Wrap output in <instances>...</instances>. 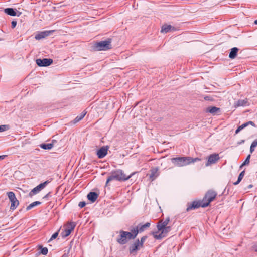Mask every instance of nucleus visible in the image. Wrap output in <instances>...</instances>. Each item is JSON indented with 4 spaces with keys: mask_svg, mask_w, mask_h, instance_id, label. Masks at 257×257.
<instances>
[{
    "mask_svg": "<svg viewBox=\"0 0 257 257\" xmlns=\"http://www.w3.org/2000/svg\"><path fill=\"white\" fill-rule=\"evenodd\" d=\"M149 178L152 180H154L159 175L158 168H153L150 170Z\"/></svg>",
    "mask_w": 257,
    "mask_h": 257,
    "instance_id": "nucleus-16",
    "label": "nucleus"
},
{
    "mask_svg": "<svg viewBox=\"0 0 257 257\" xmlns=\"http://www.w3.org/2000/svg\"><path fill=\"white\" fill-rule=\"evenodd\" d=\"M250 157H251L250 155L249 154L247 156V157H246L245 160L244 161V162L241 164V165L240 166V168H242L243 166H245L246 165H248L249 163Z\"/></svg>",
    "mask_w": 257,
    "mask_h": 257,
    "instance_id": "nucleus-30",
    "label": "nucleus"
},
{
    "mask_svg": "<svg viewBox=\"0 0 257 257\" xmlns=\"http://www.w3.org/2000/svg\"><path fill=\"white\" fill-rule=\"evenodd\" d=\"M248 105V101L246 100H239L235 104L236 106H245Z\"/></svg>",
    "mask_w": 257,
    "mask_h": 257,
    "instance_id": "nucleus-25",
    "label": "nucleus"
},
{
    "mask_svg": "<svg viewBox=\"0 0 257 257\" xmlns=\"http://www.w3.org/2000/svg\"><path fill=\"white\" fill-rule=\"evenodd\" d=\"M170 221L169 217H167L165 220H161L159 221L157 224V228L158 230H161L164 227L167 226L169 222Z\"/></svg>",
    "mask_w": 257,
    "mask_h": 257,
    "instance_id": "nucleus-15",
    "label": "nucleus"
},
{
    "mask_svg": "<svg viewBox=\"0 0 257 257\" xmlns=\"http://www.w3.org/2000/svg\"><path fill=\"white\" fill-rule=\"evenodd\" d=\"M50 195V193H48V194H47L43 198H47L48 197V196H49Z\"/></svg>",
    "mask_w": 257,
    "mask_h": 257,
    "instance_id": "nucleus-45",
    "label": "nucleus"
},
{
    "mask_svg": "<svg viewBox=\"0 0 257 257\" xmlns=\"http://www.w3.org/2000/svg\"><path fill=\"white\" fill-rule=\"evenodd\" d=\"M41 253L43 255H46L47 254V253H48V249H47V248H46V247H44V248L41 247Z\"/></svg>",
    "mask_w": 257,
    "mask_h": 257,
    "instance_id": "nucleus-33",
    "label": "nucleus"
},
{
    "mask_svg": "<svg viewBox=\"0 0 257 257\" xmlns=\"http://www.w3.org/2000/svg\"><path fill=\"white\" fill-rule=\"evenodd\" d=\"M242 126V127H243V128H245V127L247 126L248 125V124L247 123V122H246V123H244L243 124H242V125H241Z\"/></svg>",
    "mask_w": 257,
    "mask_h": 257,
    "instance_id": "nucleus-41",
    "label": "nucleus"
},
{
    "mask_svg": "<svg viewBox=\"0 0 257 257\" xmlns=\"http://www.w3.org/2000/svg\"><path fill=\"white\" fill-rule=\"evenodd\" d=\"M108 146H103L97 151V155L100 159L104 158L107 154Z\"/></svg>",
    "mask_w": 257,
    "mask_h": 257,
    "instance_id": "nucleus-12",
    "label": "nucleus"
},
{
    "mask_svg": "<svg viewBox=\"0 0 257 257\" xmlns=\"http://www.w3.org/2000/svg\"><path fill=\"white\" fill-rule=\"evenodd\" d=\"M244 174H245V171H242L239 175V176L238 177V179L237 180L236 182H234L233 183V184L234 185H237V184H238L240 181L242 180L243 177H244Z\"/></svg>",
    "mask_w": 257,
    "mask_h": 257,
    "instance_id": "nucleus-28",
    "label": "nucleus"
},
{
    "mask_svg": "<svg viewBox=\"0 0 257 257\" xmlns=\"http://www.w3.org/2000/svg\"><path fill=\"white\" fill-rule=\"evenodd\" d=\"M6 155L0 156V160L4 159L6 157Z\"/></svg>",
    "mask_w": 257,
    "mask_h": 257,
    "instance_id": "nucleus-44",
    "label": "nucleus"
},
{
    "mask_svg": "<svg viewBox=\"0 0 257 257\" xmlns=\"http://www.w3.org/2000/svg\"><path fill=\"white\" fill-rule=\"evenodd\" d=\"M219 159V157L218 154H213L210 155L208 157L207 162L206 164V166H208L211 164L215 163Z\"/></svg>",
    "mask_w": 257,
    "mask_h": 257,
    "instance_id": "nucleus-13",
    "label": "nucleus"
},
{
    "mask_svg": "<svg viewBox=\"0 0 257 257\" xmlns=\"http://www.w3.org/2000/svg\"><path fill=\"white\" fill-rule=\"evenodd\" d=\"M36 62L37 65L40 67H46L53 63V60L50 58L37 59Z\"/></svg>",
    "mask_w": 257,
    "mask_h": 257,
    "instance_id": "nucleus-8",
    "label": "nucleus"
},
{
    "mask_svg": "<svg viewBox=\"0 0 257 257\" xmlns=\"http://www.w3.org/2000/svg\"><path fill=\"white\" fill-rule=\"evenodd\" d=\"M50 33H51L50 31L42 32L36 35L35 36V38L36 40H40L42 38H44L46 36H48L50 34Z\"/></svg>",
    "mask_w": 257,
    "mask_h": 257,
    "instance_id": "nucleus-18",
    "label": "nucleus"
},
{
    "mask_svg": "<svg viewBox=\"0 0 257 257\" xmlns=\"http://www.w3.org/2000/svg\"><path fill=\"white\" fill-rule=\"evenodd\" d=\"M239 49L237 47H233L231 49L229 54V57L231 59H234L237 55Z\"/></svg>",
    "mask_w": 257,
    "mask_h": 257,
    "instance_id": "nucleus-22",
    "label": "nucleus"
},
{
    "mask_svg": "<svg viewBox=\"0 0 257 257\" xmlns=\"http://www.w3.org/2000/svg\"><path fill=\"white\" fill-rule=\"evenodd\" d=\"M254 148H252V147L251 146H250V152L251 153H252L254 151Z\"/></svg>",
    "mask_w": 257,
    "mask_h": 257,
    "instance_id": "nucleus-43",
    "label": "nucleus"
},
{
    "mask_svg": "<svg viewBox=\"0 0 257 257\" xmlns=\"http://www.w3.org/2000/svg\"><path fill=\"white\" fill-rule=\"evenodd\" d=\"M111 39H107L94 44L93 49L95 51H107L111 49Z\"/></svg>",
    "mask_w": 257,
    "mask_h": 257,
    "instance_id": "nucleus-4",
    "label": "nucleus"
},
{
    "mask_svg": "<svg viewBox=\"0 0 257 257\" xmlns=\"http://www.w3.org/2000/svg\"><path fill=\"white\" fill-rule=\"evenodd\" d=\"M254 23L257 25V20L254 21Z\"/></svg>",
    "mask_w": 257,
    "mask_h": 257,
    "instance_id": "nucleus-47",
    "label": "nucleus"
},
{
    "mask_svg": "<svg viewBox=\"0 0 257 257\" xmlns=\"http://www.w3.org/2000/svg\"><path fill=\"white\" fill-rule=\"evenodd\" d=\"M50 181L48 180H47L45 181L44 182L40 184L37 186L40 189V191H41L43 189H44L49 183Z\"/></svg>",
    "mask_w": 257,
    "mask_h": 257,
    "instance_id": "nucleus-29",
    "label": "nucleus"
},
{
    "mask_svg": "<svg viewBox=\"0 0 257 257\" xmlns=\"http://www.w3.org/2000/svg\"><path fill=\"white\" fill-rule=\"evenodd\" d=\"M17 25V21H13L11 23L12 28H14Z\"/></svg>",
    "mask_w": 257,
    "mask_h": 257,
    "instance_id": "nucleus-39",
    "label": "nucleus"
},
{
    "mask_svg": "<svg viewBox=\"0 0 257 257\" xmlns=\"http://www.w3.org/2000/svg\"><path fill=\"white\" fill-rule=\"evenodd\" d=\"M113 172L116 175L117 181H126L134 174V173H132L129 175H126L121 169H117L114 170Z\"/></svg>",
    "mask_w": 257,
    "mask_h": 257,
    "instance_id": "nucleus-6",
    "label": "nucleus"
},
{
    "mask_svg": "<svg viewBox=\"0 0 257 257\" xmlns=\"http://www.w3.org/2000/svg\"><path fill=\"white\" fill-rule=\"evenodd\" d=\"M171 30L174 31L175 30L174 27H172L170 25H163L162 27L161 32L162 33H167L171 31Z\"/></svg>",
    "mask_w": 257,
    "mask_h": 257,
    "instance_id": "nucleus-19",
    "label": "nucleus"
},
{
    "mask_svg": "<svg viewBox=\"0 0 257 257\" xmlns=\"http://www.w3.org/2000/svg\"><path fill=\"white\" fill-rule=\"evenodd\" d=\"M58 232H56L55 233H54L51 236V238L50 239V240H49V242L51 241V240L56 238V237L58 236Z\"/></svg>",
    "mask_w": 257,
    "mask_h": 257,
    "instance_id": "nucleus-34",
    "label": "nucleus"
},
{
    "mask_svg": "<svg viewBox=\"0 0 257 257\" xmlns=\"http://www.w3.org/2000/svg\"><path fill=\"white\" fill-rule=\"evenodd\" d=\"M137 235V231L135 232V234H134L133 232L124 231L120 230L119 231V235L117 238V241L120 244H126L128 240L135 239Z\"/></svg>",
    "mask_w": 257,
    "mask_h": 257,
    "instance_id": "nucleus-3",
    "label": "nucleus"
},
{
    "mask_svg": "<svg viewBox=\"0 0 257 257\" xmlns=\"http://www.w3.org/2000/svg\"><path fill=\"white\" fill-rule=\"evenodd\" d=\"M41 204V202L40 201H35V202L32 203L31 204H30L29 206H28L26 208V210L27 211L31 209L32 208H33V207H34L37 205H40Z\"/></svg>",
    "mask_w": 257,
    "mask_h": 257,
    "instance_id": "nucleus-27",
    "label": "nucleus"
},
{
    "mask_svg": "<svg viewBox=\"0 0 257 257\" xmlns=\"http://www.w3.org/2000/svg\"><path fill=\"white\" fill-rule=\"evenodd\" d=\"M56 141L55 140H53L52 143H49V144H42L40 145V147L45 150H50L52 149L53 147V143L54 142H56Z\"/></svg>",
    "mask_w": 257,
    "mask_h": 257,
    "instance_id": "nucleus-21",
    "label": "nucleus"
},
{
    "mask_svg": "<svg viewBox=\"0 0 257 257\" xmlns=\"http://www.w3.org/2000/svg\"><path fill=\"white\" fill-rule=\"evenodd\" d=\"M70 252V248L67 250H65L64 254L62 255V257H68L69 254Z\"/></svg>",
    "mask_w": 257,
    "mask_h": 257,
    "instance_id": "nucleus-35",
    "label": "nucleus"
},
{
    "mask_svg": "<svg viewBox=\"0 0 257 257\" xmlns=\"http://www.w3.org/2000/svg\"><path fill=\"white\" fill-rule=\"evenodd\" d=\"M247 123L248 124V125H249V124H251V125H252V126H255V124H254V122H252V121H248V122H247Z\"/></svg>",
    "mask_w": 257,
    "mask_h": 257,
    "instance_id": "nucleus-42",
    "label": "nucleus"
},
{
    "mask_svg": "<svg viewBox=\"0 0 257 257\" xmlns=\"http://www.w3.org/2000/svg\"><path fill=\"white\" fill-rule=\"evenodd\" d=\"M252 186H252V185H249L248 186V188H252Z\"/></svg>",
    "mask_w": 257,
    "mask_h": 257,
    "instance_id": "nucleus-46",
    "label": "nucleus"
},
{
    "mask_svg": "<svg viewBox=\"0 0 257 257\" xmlns=\"http://www.w3.org/2000/svg\"><path fill=\"white\" fill-rule=\"evenodd\" d=\"M98 195L94 192H90L87 195V198L92 202H94L97 199Z\"/></svg>",
    "mask_w": 257,
    "mask_h": 257,
    "instance_id": "nucleus-17",
    "label": "nucleus"
},
{
    "mask_svg": "<svg viewBox=\"0 0 257 257\" xmlns=\"http://www.w3.org/2000/svg\"><path fill=\"white\" fill-rule=\"evenodd\" d=\"M197 160H200V159L198 158L193 159L189 157H177L171 159L172 163L178 167L186 166L191 163H194Z\"/></svg>",
    "mask_w": 257,
    "mask_h": 257,
    "instance_id": "nucleus-2",
    "label": "nucleus"
},
{
    "mask_svg": "<svg viewBox=\"0 0 257 257\" xmlns=\"http://www.w3.org/2000/svg\"><path fill=\"white\" fill-rule=\"evenodd\" d=\"M8 197L11 202L10 209L15 210L19 204V202L13 192H7Z\"/></svg>",
    "mask_w": 257,
    "mask_h": 257,
    "instance_id": "nucleus-5",
    "label": "nucleus"
},
{
    "mask_svg": "<svg viewBox=\"0 0 257 257\" xmlns=\"http://www.w3.org/2000/svg\"><path fill=\"white\" fill-rule=\"evenodd\" d=\"M251 146L252 147V148H255L257 146V141H256V140H254L252 142Z\"/></svg>",
    "mask_w": 257,
    "mask_h": 257,
    "instance_id": "nucleus-38",
    "label": "nucleus"
},
{
    "mask_svg": "<svg viewBox=\"0 0 257 257\" xmlns=\"http://www.w3.org/2000/svg\"><path fill=\"white\" fill-rule=\"evenodd\" d=\"M113 180H116V175L114 174L113 171H112L110 172V175L107 178V179L106 182V185H107L108 183L109 182H110Z\"/></svg>",
    "mask_w": 257,
    "mask_h": 257,
    "instance_id": "nucleus-23",
    "label": "nucleus"
},
{
    "mask_svg": "<svg viewBox=\"0 0 257 257\" xmlns=\"http://www.w3.org/2000/svg\"><path fill=\"white\" fill-rule=\"evenodd\" d=\"M86 112L83 111L82 113H81L79 115H78L73 120L74 123H76L78 122L81 120L86 115Z\"/></svg>",
    "mask_w": 257,
    "mask_h": 257,
    "instance_id": "nucleus-24",
    "label": "nucleus"
},
{
    "mask_svg": "<svg viewBox=\"0 0 257 257\" xmlns=\"http://www.w3.org/2000/svg\"><path fill=\"white\" fill-rule=\"evenodd\" d=\"M40 189L38 188V187L37 186L36 187L34 188L29 193V195L30 197H32V196L36 195L39 193L40 192Z\"/></svg>",
    "mask_w": 257,
    "mask_h": 257,
    "instance_id": "nucleus-26",
    "label": "nucleus"
},
{
    "mask_svg": "<svg viewBox=\"0 0 257 257\" xmlns=\"http://www.w3.org/2000/svg\"><path fill=\"white\" fill-rule=\"evenodd\" d=\"M142 246L140 245L139 239H137L129 247V251L131 254H136V252Z\"/></svg>",
    "mask_w": 257,
    "mask_h": 257,
    "instance_id": "nucleus-9",
    "label": "nucleus"
},
{
    "mask_svg": "<svg viewBox=\"0 0 257 257\" xmlns=\"http://www.w3.org/2000/svg\"><path fill=\"white\" fill-rule=\"evenodd\" d=\"M9 128V126L7 125H0V132H4L7 130Z\"/></svg>",
    "mask_w": 257,
    "mask_h": 257,
    "instance_id": "nucleus-32",
    "label": "nucleus"
},
{
    "mask_svg": "<svg viewBox=\"0 0 257 257\" xmlns=\"http://www.w3.org/2000/svg\"><path fill=\"white\" fill-rule=\"evenodd\" d=\"M150 226V223L149 222H147L145 224L142 225H138L136 227L131 229V231L134 233V234H135V232L137 231L138 234L139 232H143L146 228L149 227Z\"/></svg>",
    "mask_w": 257,
    "mask_h": 257,
    "instance_id": "nucleus-11",
    "label": "nucleus"
},
{
    "mask_svg": "<svg viewBox=\"0 0 257 257\" xmlns=\"http://www.w3.org/2000/svg\"><path fill=\"white\" fill-rule=\"evenodd\" d=\"M244 142V140L241 141V142H242V143H243Z\"/></svg>",
    "mask_w": 257,
    "mask_h": 257,
    "instance_id": "nucleus-48",
    "label": "nucleus"
},
{
    "mask_svg": "<svg viewBox=\"0 0 257 257\" xmlns=\"http://www.w3.org/2000/svg\"><path fill=\"white\" fill-rule=\"evenodd\" d=\"M76 224L75 222H70L67 224V225L64 228V230L62 231L61 234L63 237H66L69 236L71 232L74 230Z\"/></svg>",
    "mask_w": 257,
    "mask_h": 257,
    "instance_id": "nucleus-7",
    "label": "nucleus"
},
{
    "mask_svg": "<svg viewBox=\"0 0 257 257\" xmlns=\"http://www.w3.org/2000/svg\"><path fill=\"white\" fill-rule=\"evenodd\" d=\"M147 238V236H144L142 237L141 238V240H139L140 245H141V246H142V247H143L144 243L146 241Z\"/></svg>",
    "mask_w": 257,
    "mask_h": 257,
    "instance_id": "nucleus-31",
    "label": "nucleus"
},
{
    "mask_svg": "<svg viewBox=\"0 0 257 257\" xmlns=\"http://www.w3.org/2000/svg\"><path fill=\"white\" fill-rule=\"evenodd\" d=\"M4 12L8 15L11 16H20L21 13L20 12H16L14 9L11 8H8L4 9Z\"/></svg>",
    "mask_w": 257,
    "mask_h": 257,
    "instance_id": "nucleus-14",
    "label": "nucleus"
},
{
    "mask_svg": "<svg viewBox=\"0 0 257 257\" xmlns=\"http://www.w3.org/2000/svg\"><path fill=\"white\" fill-rule=\"evenodd\" d=\"M207 112H208L212 114H215L220 113V109L219 108L215 106H211L208 107L207 108Z\"/></svg>",
    "mask_w": 257,
    "mask_h": 257,
    "instance_id": "nucleus-20",
    "label": "nucleus"
},
{
    "mask_svg": "<svg viewBox=\"0 0 257 257\" xmlns=\"http://www.w3.org/2000/svg\"><path fill=\"white\" fill-rule=\"evenodd\" d=\"M217 193L212 190H209L205 195L203 200L199 201H193L190 204L188 205L187 211L198 208L200 207H206L209 205L216 197Z\"/></svg>",
    "mask_w": 257,
    "mask_h": 257,
    "instance_id": "nucleus-1",
    "label": "nucleus"
},
{
    "mask_svg": "<svg viewBox=\"0 0 257 257\" xmlns=\"http://www.w3.org/2000/svg\"><path fill=\"white\" fill-rule=\"evenodd\" d=\"M86 205V203L84 201H81L79 203L78 206L80 208L84 207Z\"/></svg>",
    "mask_w": 257,
    "mask_h": 257,
    "instance_id": "nucleus-36",
    "label": "nucleus"
},
{
    "mask_svg": "<svg viewBox=\"0 0 257 257\" xmlns=\"http://www.w3.org/2000/svg\"><path fill=\"white\" fill-rule=\"evenodd\" d=\"M255 140H256V141H257V139H255Z\"/></svg>",
    "mask_w": 257,
    "mask_h": 257,
    "instance_id": "nucleus-49",
    "label": "nucleus"
},
{
    "mask_svg": "<svg viewBox=\"0 0 257 257\" xmlns=\"http://www.w3.org/2000/svg\"><path fill=\"white\" fill-rule=\"evenodd\" d=\"M252 248L253 250L257 252V242L253 243Z\"/></svg>",
    "mask_w": 257,
    "mask_h": 257,
    "instance_id": "nucleus-37",
    "label": "nucleus"
},
{
    "mask_svg": "<svg viewBox=\"0 0 257 257\" xmlns=\"http://www.w3.org/2000/svg\"><path fill=\"white\" fill-rule=\"evenodd\" d=\"M243 129L241 125H240L235 131V134H238L241 130Z\"/></svg>",
    "mask_w": 257,
    "mask_h": 257,
    "instance_id": "nucleus-40",
    "label": "nucleus"
},
{
    "mask_svg": "<svg viewBox=\"0 0 257 257\" xmlns=\"http://www.w3.org/2000/svg\"><path fill=\"white\" fill-rule=\"evenodd\" d=\"M171 228L170 226H166L162 229L161 232L158 234H154V237L157 239H161L166 236V234L171 231Z\"/></svg>",
    "mask_w": 257,
    "mask_h": 257,
    "instance_id": "nucleus-10",
    "label": "nucleus"
}]
</instances>
